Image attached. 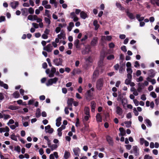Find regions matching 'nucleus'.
I'll return each instance as SVG.
<instances>
[{"label": "nucleus", "mask_w": 159, "mask_h": 159, "mask_svg": "<svg viewBox=\"0 0 159 159\" xmlns=\"http://www.w3.org/2000/svg\"><path fill=\"white\" fill-rule=\"evenodd\" d=\"M127 16L131 20L135 19V17L133 13L130 12L129 10L125 11Z\"/></svg>", "instance_id": "14"}, {"label": "nucleus", "mask_w": 159, "mask_h": 159, "mask_svg": "<svg viewBox=\"0 0 159 159\" xmlns=\"http://www.w3.org/2000/svg\"><path fill=\"white\" fill-rule=\"evenodd\" d=\"M93 25L95 26V30H98L99 27V25L98 24V22L97 20H94L93 22Z\"/></svg>", "instance_id": "25"}, {"label": "nucleus", "mask_w": 159, "mask_h": 159, "mask_svg": "<svg viewBox=\"0 0 159 159\" xmlns=\"http://www.w3.org/2000/svg\"><path fill=\"white\" fill-rule=\"evenodd\" d=\"M90 117V115H86L84 117V120L85 121H87L89 120V118Z\"/></svg>", "instance_id": "58"}, {"label": "nucleus", "mask_w": 159, "mask_h": 159, "mask_svg": "<svg viewBox=\"0 0 159 159\" xmlns=\"http://www.w3.org/2000/svg\"><path fill=\"white\" fill-rule=\"evenodd\" d=\"M84 113L86 115H89V108L88 107H85L84 109Z\"/></svg>", "instance_id": "35"}, {"label": "nucleus", "mask_w": 159, "mask_h": 159, "mask_svg": "<svg viewBox=\"0 0 159 159\" xmlns=\"http://www.w3.org/2000/svg\"><path fill=\"white\" fill-rule=\"evenodd\" d=\"M150 2L152 4L154 5H156L159 7V0H150Z\"/></svg>", "instance_id": "27"}, {"label": "nucleus", "mask_w": 159, "mask_h": 159, "mask_svg": "<svg viewBox=\"0 0 159 159\" xmlns=\"http://www.w3.org/2000/svg\"><path fill=\"white\" fill-rule=\"evenodd\" d=\"M116 112V114L121 117V118H123L124 116L123 114V111L122 108L119 106H116L115 108Z\"/></svg>", "instance_id": "4"}, {"label": "nucleus", "mask_w": 159, "mask_h": 159, "mask_svg": "<svg viewBox=\"0 0 159 159\" xmlns=\"http://www.w3.org/2000/svg\"><path fill=\"white\" fill-rule=\"evenodd\" d=\"M57 37L60 39H66V34L63 30H61L60 33L57 35Z\"/></svg>", "instance_id": "12"}, {"label": "nucleus", "mask_w": 159, "mask_h": 159, "mask_svg": "<svg viewBox=\"0 0 159 159\" xmlns=\"http://www.w3.org/2000/svg\"><path fill=\"white\" fill-rule=\"evenodd\" d=\"M73 151L74 155L77 156H79V153L80 152V150L78 147L74 148L73 149Z\"/></svg>", "instance_id": "15"}, {"label": "nucleus", "mask_w": 159, "mask_h": 159, "mask_svg": "<svg viewBox=\"0 0 159 159\" xmlns=\"http://www.w3.org/2000/svg\"><path fill=\"white\" fill-rule=\"evenodd\" d=\"M53 49V46L50 44H48L45 47L43 48V50L47 51L48 52H52Z\"/></svg>", "instance_id": "8"}, {"label": "nucleus", "mask_w": 159, "mask_h": 159, "mask_svg": "<svg viewBox=\"0 0 159 159\" xmlns=\"http://www.w3.org/2000/svg\"><path fill=\"white\" fill-rule=\"evenodd\" d=\"M91 51V48L89 45H87L85 46V48L82 50V54L85 55L88 54Z\"/></svg>", "instance_id": "7"}, {"label": "nucleus", "mask_w": 159, "mask_h": 159, "mask_svg": "<svg viewBox=\"0 0 159 159\" xmlns=\"http://www.w3.org/2000/svg\"><path fill=\"white\" fill-rule=\"evenodd\" d=\"M86 61L88 62L91 63L92 62V60L91 57H89L85 59Z\"/></svg>", "instance_id": "52"}, {"label": "nucleus", "mask_w": 159, "mask_h": 159, "mask_svg": "<svg viewBox=\"0 0 159 159\" xmlns=\"http://www.w3.org/2000/svg\"><path fill=\"white\" fill-rule=\"evenodd\" d=\"M106 139L107 142L109 144L111 145H113V142L112 139L109 135H107L106 136Z\"/></svg>", "instance_id": "18"}, {"label": "nucleus", "mask_w": 159, "mask_h": 159, "mask_svg": "<svg viewBox=\"0 0 159 159\" xmlns=\"http://www.w3.org/2000/svg\"><path fill=\"white\" fill-rule=\"evenodd\" d=\"M136 18L140 22L139 26L140 27H143L144 26L145 23L144 22L142 21L144 20V17L141 16V15L139 14H137L136 16Z\"/></svg>", "instance_id": "5"}, {"label": "nucleus", "mask_w": 159, "mask_h": 159, "mask_svg": "<svg viewBox=\"0 0 159 159\" xmlns=\"http://www.w3.org/2000/svg\"><path fill=\"white\" fill-rule=\"evenodd\" d=\"M119 130L120 132V133L119 134V136H124L125 135V131L123 128H120Z\"/></svg>", "instance_id": "20"}, {"label": "nucleus", "mask_w": 159, "mask_h": 159, "mask_svg": "<svg viewBox=\"0 0 159 159\" xmlns=\"http://www.w3.org/2000/svg\"><path fill=\"white\" fill-rule=\"evenodd\" d=\"M14 123V121L13 119H10L9 120L8 122L7 123V125L9 126L10 125Z\"/></svg>", "instance_id": "51"}, {"label": "nucleus", "mask_w": 159, "mask_h": 159, "mask_svg": "<svg viewBox=\"0 0 159 159\" xmlns=\"http://www.w3.org/2000/svg\"><path fill=\"white\" fill-rule=\"evenodd\" d=\"M145 123L146 124L147 126H148L149 127L151 126L152 123L150 120L147 119L145 120Z\"/></svg>", "instance_id": "36"}, {"label": "nucleus", "mask_w": 159, "mask_h": 159, "mask_svg": "<svg viewBox=\"0 0 159 159\" xmlns=\"http://www.w3.org/2000/svg\"><path fill=\"white\" fill-rule=\"evenodd\" d=\"M44 15L47 16L48 17L51 18V15L50 11L48 10H45V14Z\"/></svg>", "instance_id": "33"}, {"label": "nucleus", "mask_w": 159, "mask_h": 159, "mask_svg": "<svg viewBox=\"0 0 159 159\" xmlns=\"http://www.w3.org/2000/svg\"><path fill=\"white\" fill-rule=\"evenodd\" d=\"M0 86L3 87L4 89H8V85L4 83L3 81H1L0 80Z\"/></svg>", "instance_id": "23"}, {"label": "nucleus", "mask_w": 159, "mask_h": 159, "mask_svg": "<svg viewBox=\"0 0 159 159\" xmlns=\"http://www.w3.org/2000/svg\"><path fill=\"white\" fill-rule=\"evenodd\" d=\"M8 109L11 110H16L18 109V107L17 106L10 105L8 107Z\"/></svg>", "instance_id": "37"}, {"label": "nucleus", "mask_w": 159, "mask_h": 159, "mask_svg": "<svg viewBox=\"0 0 159 159\" xmlns=\"http://www.w3.org/2000/svg\"><path fill=\"white\" fill-rule=\"evenodd\" d=\"M115 58L113 54H111L108 56L107 57V59L108 60H111L114 59Z\"/></svg>", "instance_id": "42"}, {"label": "nucleus", "mask_w": 159, "mask_h": 159, "mask_svg": "<svg viewBox=\"0 0 159 159\" xmlns=\"http://www.w3.org/2000/svg\"><path fill=\"white\" fill-rule=\"evenodd\" d=\"M94 91V88H92L86 91L85 94V97L87 100L90 101L94 99L93 92Z\"/></svg>", "instance_id": "1"}, {"label": "nucleus", "mask_w": 159, "mask_h": 159, "mask_svg": "<svg viewBox=\"0 0 159 159\" xmlns=\"http://www.w3.org/2000/svg\"><path fill=\"white\" fill-rule=\"evenodd\" d=\"M105 57V53L104 52H101V60L102 62Z\"/></svg>", "instance_id": "60"}, {"label": "nucleus", "mask_w": 159, "mask_h": 159, "mask_svg": "<svg viewBox=\"0 0 159 159\" xmlns=\"http://www.w3.org/2000/svg\"><path fill=\"white\" fill-rule=\"evenodd\" d=\"M115 46L114 44L112 42L111 43L109 44V47L111 48H114Z\"/></svg>", "instance_id": "62"}, {"label": "nucleus", "mask_w": 159, "mask_h": 159, "mask_svg": "<svg viewBox=\"0 0 159 159\" xmlns=\"http://www.w3.org/2000/svg\"><path fill=\"white\" fill-rule=\"evenodd\" d=\"M58 79L57 77H54L53 78H51L49 79L46 82V84L47 86L52 85L53 84H55L58 81Z\"/></svg>", "instance_id": "2"}, {"label": "nucleus", "mask_w": 159, "mask_h": 159, "mask_svg": "<svg viewBox=\"0 0 159 159\" xmlns=\"http://www.w3.org/2000/svg\"><path fill=\"white\" fill-rule=\"evenodd\" d=\"M32 25L34 28L38 29L39 28V25L38 24L35 23H33Z\"/></svg>", "instance_id": "61"}, {"label": "nucleus", "mask_w": 159, "mask_h": 159, "mask_svg": "<svg viewBox=\"0 0 159 159\" xmlns=\"http://www.w3.org/2000/svg\"><path fill=\"white\" fill-rule=\"evenodd\" d=\"M103 79L101 78L99 79L97 81L96 83V88L98 90H100L103 86Z\"/></svg>", "instance_id": "3"}, {"label": "nucleus", "mask_w": 159, "mask_h": 159, "mask_svg": "<svg viewBox=\"0 0 159 159\" xmlns=\"http://www.w3.org/2000/svg\"><path fill=\"white\" fill-rule=\"evenodd\" d=\"M80 17L83 19H85L87 17V15L86 13L83 11H81L80 13Z\"/></svg>", "instance_id": "26"}, {"label": "nucleus", "mask_w": 159, "mask_h": 159, "mask_svg": "<svg viewBox=\"0 0 159 159\" xmlns=\"http://www.w3.org/2000/svg\"><path fill=\"white\" fill-rule=\"evenodd\" d=\"M58 146L56 144H53L49 146V148H51V150L52 151L57 149L58 147Z\"/></svg>", "instance_id": "32"}, {"label": "nucleus", "mask_w": 159, "mask_h": 159, "mask_svg": "<svg viewBox=\"0 0 159 159\" xmlns=\"http://www.w3.org/2000/svg\"><path fill=\"white\" fill-rule=\"evenodd\" d=\"M54 63L57 66H61L62 63V60L61 58H56L53 60Z\"/></svg>", "instance_id": "9"}, {"label": "nucleus", "mask_w": 159, "mask_h": 159, "mask_svg": "<svg viewBox=\"0 0 159 159\" xmlns=\"http://www.w3.org/2000/svg\"><path fill=\"white\" fill-rule=\"evenodd\" d=\"M148 74V76L151 78H153L154 77L155 75V71L153 69H151L149 70Z\"/></svg>", "instance_id": "16"}, {"label": "nucleus", "mask_w": 159, "mask_h": 159, "mask_svg": "<svg viewBox=\"0 0 159 159\" xmlns=\"http://www.w3.org/2000/svg\"><path fill=\"white\" fill-rule=\"evenodd\" d=\"M133 112L135 116H137L138 115L139 113L138 111L137 110V109L136 108L134 107V108Z\"/></svg>", "instance_id": "53"}, {"label": "nucleus", "mask_w": 159, "mask_h": 159, "mask_svg": "<svg viewBox=\"0 0 159 159\" xmlns=\"http://www.w3.org/2000/svg\"><path fill=\"white\" fill-rule=\"evenodd\" d=\"M98 41V38L96 37H93L91 42V45L93 46H96Z\"/></svg>", "instance_id": "17"}, {"label": "nucleus", "mask_w": 159, "mask_h": 159, "mask_svg": "<svg viewBox=\"0 0 159 159\" xmlns=\"http://www.w3.org/2000/svg\"><path fill=\"white\" fill-rule=\"evenodd\" d=\"M96 118L97 122H100L102 121V118L100 114L98 113L97 114Z\"/></svg>", "instance_id": "22"}, {"label": "nucleus", "mask_w": 159, "mask_h": 159, "mask_svg": "<svg viewBox=\"0 0 159 159\" xmlns=\"http://www.w3.org/2000/svg\"><path fill=\"white\" fill-rule=\"evenodd\" d=\"M150 95L154 98H155L157 97L156 94L154 92H151L150 93Z\"/></svg>", "instance_id": "50"}, {"label": "nucleus", "mask_w": 159, "mask_h": 159, "mask_svg": "<svg viewBox=\"0 0 159 159\" xmlns=\"http://www.w3.org/2000/svg\"><path fill=\"white\" fill-rule=\"evenodd\" d=\"M70 152L66 151L65 152L64 157L65 159H68L70 157Z\"/></svg>", "instance_id": "29"}, {"label": "nucleus", "mask_w": 159, "mask_h": 159, "mask_svg": "<svg viewBox=\"0 0 159 159\" xmlns=\"http://www.w3.org/2000/svg\"><path fill=\"white\" fill-rule=\"evenodd\" d=\"M15 148V150L16 151L18 152H20V147L19 146H16L14 148Z\"/></svg>", "instance_id": "47"}, {"label": "nucleus", "mask_w": 159, "mask_h": 159, "mask_svg": "<svg viewBox=\"0 0 159 159\" xmlns=\"http://www.w3.org/2000/svg\"><path fill=\"white\" fill-rule=\"evenodd\" d=\"M74 99L72 98H70L68 99L67 103L68 106H71L73 103Z\"/></svg>", "instance_id": "30"}, {"label": "nucleus", "mask_w": 159, "mask_h": 159, "mask_svg": "<svg viewBox=\"0 0 159 159\" xmlns=\"http://www.w3.org/2000/svg\"><path fill=\"white\" fill-rule=\"evenodd\" d=\"M131 154H133L135 156H138L139 155V149L137 146H133L132 149L130 151Z\"/></svg>", "instance_id": "6"}, {"label": "nucleus", "mask_w": 159, "mask_h": 159, "mask_svg": "<svg viewBox=\"0 0 159 159\" xmlns=\"http://www.w3.org/2000/svg\"><path fill=\"white\" fill-rule=\"evenodd\" d=\"M121 50L124 52L127 51L126 48L125 46H123L121 47Z\"/></svg>", "instance_id": "63"}, {"label": "nucleus", "mask_w": 159, "mask_h": 159, "mask_svg": "<svg viewBox=\"0 0 159 159\" xmlns=\"http://www.w3.org/2000/svg\"><path fill=\"white\" fill-rule=\"evenodd\" d=\"M62 129L60 128H58L57 130V135L60 137L61 136H62Z\"/></svg>", "instance_id": "43"}, {"label": "nucleus", "mask_w": 159, "mask_h": 159, "mask_svg": "<svg viewBox=\"0 0 159 159\" xmlns=\"http://www.w3.org/2000/svg\"><path fill=\"white\" fill-rule=\"evenodd\" d=\"M61 31V28H60V27H58V26L57 27L55 30V31L57 34L58 33Z\"/></svg>", "instance_id": "55"}, {"label": "nucleus", "mask_w": 159, "mask_h": 159, "mask_svg": "<svg viewBox=\"0 0 159 159\" xmlns=\"http://www.w3.org/2000/svg\"><path fill=\"white\" fill-rule=\"evenodd\" d=\"M4 98L3 94L2 93H0V102H1V101L4 99Z\"/></svg>", "instance_id": "54"}, {"label": "nucleus", "mask_w": 159, "mask_h": 159, "mask_svg": "<svg viewBox=\"0 0 159 159\" xmlns=\"http://www.w3.org/2000/svg\"><path fill=\"white\" fill-rule=\"evenodd\" d=\"M29 13L30 14H32L34 12V10L32 7H30L28 10Z\"/></svg>", "instance_id": "44"}, {"label": "nucleus", "mask_w": 159, "mask_h": 159, "mask_svg": "<svg viewBox=\"0 0 159 159\" xmlns=\"http://www.w3.org/2000/svg\"><path fill=\"white\" fill-rule=\"evenodd\" d=\"M96 104L94 101H92L91 102V108H95Z\"/></svg>", "instance_id": "45"}, {"label": "nucleus", "mask_w": 159, "mask_h": 159, "mask_svg": "<svg viewBox=\"0 0 159 159\" xmlns=\"http://www.w3.org/2000/svg\"><path fill=\"white\" fill-rule=\"evenodd\" d=\"M74 44L76 48H80V41L78 39H76L74 41Z\"/></svg>", "instance_id": "28"}, {"label": "nucleus", "mask_w": 159, "mask_h": 159, "mask_svg": "<svg viewBox=\"0 0 159 159\" xmlns=\"http://www.w3.org/2000/svg\"><path fill=\"white\" fill-rule=\"evenodd\" d=\"M36 116L37 117H39L41 116L40 110L39 108H38L36 113Z\"/></svg>", "instance_id": "38"}, {"label": "nucleus", "mask_w": 159, "mask_h": 159, "mask_svg": "<svg viewBox=\"0 0 159 159\" xmlns=\"http://www.w3.org/2000/svg\"><path fill=\"white\" fill-rule=\"evenodd\" d=\"M45 132L46 133H48L50 134H52L54 131L53 128L51 127L50 125H48L47 126L45 127Z\"/></svg>", "instance_id": "11"}, {"label": "nucleus", "mask_w": 159, "mask_h": 159, "mask_svg": "<svg viewBox=\"0 0 159 159\" xmlns=\"http://www.w3.org/2000/svg\"><path fill=\"white\" fill-rule=\"evenodd\" d=\"M144 159H152V158L149 155H146L144 157Z\"/></svg>", "instance_id": "56"}, {"label": "nucleus", "mask_w": 159, "mask_h": 159, "mask_svg": "<svg viewBox=\"0 0 159 159\" xmlns=\"http://www.w3.org/2000/svg\"><path fill=\"white\" fill-rule=\"evenodd\" d=\"M121 103L124 108L125 107V105L127 103V99L125 98H123L121 100Z\"/></svg>", "instance_id": "31"}, {"label": "nucleus", "mask_w": 159, "mask_h": 159, "mask_svg": "<svg viewBox=\"0 0 159 159\" xmlns=\"http://www.w3.org/2000/svg\"><path fill=\"white\" fill-rule=\"evenodd\" d=\"M146 140L143 138H141L140 139V143L141 145H143L144 143Z\"/></svg>", "instance_id": "49"}, {"label": "nucleus", "mask_w": 159, "mask_h": 159, "mask_svg": "<svg viewBox=\"0 0 159 159\" xmlns=\"http://www.w3.org/2000/svg\"><path fill=\"white\" fill-rule=\"evenodd\" d=\"M21 10V11L22 15L23 16H27L28 15V11L27 8H22Z\"/></svg>", "instance_id": "19"}, {"label": "nucleus", "mask_w": 159, "mask_h": 159, "mask_svg": "<svg viewBox=\"0 0 159 159\" xmlns=\"http://www.w3.org/2000/svg\"><path fill=\"white\" fill-rule=\"evenodd\" d=\"M22 122H23L24 121H25V120H28L30 118V116H22Z\"/></svg>", "instance_id": "46"}, {"label": "nucleus", "mask_w": 159, "mask_h": 159, "mask_svg": "<svg viewBox=\"0 0 159 159\" xmlns=\"http://www.w3.org/2000/svg\"><path fill=\"white\" fill-rule=\"evenodd\" d=\"M125 124L126 125V126L127 128H129L131 126V122L130 121H127L125 122Z\"/></svg>", "instance_id": "41"}, {"label": "nucleus", "mask_w": 159, "mask_h": 159, "mask_svg": "<svg viewBox=\"0 0 159 159\" xmlns=\"http://www.w3.org/2000/svg\"><path fill=\"white\" fill-rule=\"evenodd\" d=\"M11 116L8 114H2L0 112V118H3L4 120H7L10 119Z\"/></svg>", "instance_id": "13"}, {"label": "nucleus", "mask_w": 159, "mask_h": 159, "mask_svg": "<svg viewBox=\"0 0 159 159\" xmlns=\"http://www.w3.org/2000/svg\"><path fill=\"white\" fill-rule=\"evenodd\" d=\"M48 3V1L46 0H43L42 2V5L44 7L47 5Z\"/></svg>", "instance_id": "57"}, {"label": "nucleus", "mask_w": 159, "mask_h": 159, "mask_svg": "<svg viewBox=\"0 0 159 159\" xmlns=\"http://www.w3.org/2000/svg\"><path fill=\"white\" fill-rule=\"evenodd\" d=\"M140 66V64L138 61H136L134 62V66L136 68H137Z\"/></svg>", "instance_id": "59"}, {"label": "nucleus", "mask_w": 159, "mask_h": 159, "mask_svg": "<svg viewBox=\"0 0 159 159\" xmlns=\"http://www.w3.org/2000/svg\"><path fill=\"white\" fill-rule=\"evenodd\" d=\"M126 71L128 74H132L133 70L131 68H127Z\"/></svg>", "instance_id": "48"}, {"label": "nucleus", "mask_w": 159, "mask_h": 159, "mask_svg": "<svg viewBox=\"0 0 159 159\" xmlns=\"http://www.w3.org/2000/svg\"><path fill=\"white\" fill-rule=\"evenodd\" d=\"M61 117H58L56 120V125L58 127H59L61 124Z\"/></svg>", "instance_id": "24"}, {"label": "nucleus", "mask_w": 159, "mask_h": 159, "mask_svg": "<svg viewBox=\"0 0 159 159\" xmlns=\"http://www.w3.org/2000/svg\"><path fill=\"white\" fill-rule=\"evenodd\" d=\"M99 75V71L98 70H95L93 74V80L94 81L98 77Z\"/></svg>", "instance_id": "21"}, {"label": "nucleus", "mask_w": 159, "mask_h": 159, "mask_svg": "<svg viewBox=\"0 0 159 159\" xmlns=\"http://www.w3.org/2000/svg\"><path fill=\"white\" fill-rule=\"evenodd\" d=\"M10 6L13 9H16L19 5V2L17 1H14L10 3Z\"/></svg>", "instance_id": "10"}, {"label": "nucleus", "mask_w": 159, "mask_h": 159, "mask_svg": "<svg viewBox=\"0 0 159 159\" xmlns=\"http://www.w3.org/2000/svg\"><path fill=\"white\" fill-rule=\"evenodd\" d=\"M10 138L13 140L15 141H17V139L16 136L14 134H12L10 137Z\"/></svg>", "instance_id": "40"}, {"label": "nucleus", "mask_w": 159, "mask_h": 159, "mask_svg": "<svg viewBox=\"0 0 159 159\" xmlns=\"http://www.w3.org/2000/svg\"><path fill=\"white\" fill-rule=\"evenodd\" d=\"M126 36L124 34H120L119 36V38L121 39H124L125 38Z\"/></svg>", "instance_id": "64"}, {"label": "nucleus", "mask_w": 159, "mask_h": 159, "mask_svg": "<svg viewBox=\"0 0 159 159\" xmlns=\"http://www.w3.org/2000/svg\"><path fill=\"white\" fill-rule=\"evenodd\" d=\"M51 18H48L45 17H44V20L45 23L47 24L48 25H49L51 24Z\"/></svg>", "instance_id": "34"}, {"label": "nucleus", "mask_w": 159, "mask_h": 159, "mask_svg": "<svg viewBox=\"0 0 159 159\" xmlns=\"http://www.w3.org/2000/svg\"><path fill=\"white\" fill-rule=\"evenodd\" d=\"M13 97L15 98H18L20 97L19 93L17 91H16L14 93L12 94Z\"/></svg>", "instance_id": "39"}]
</instances>
